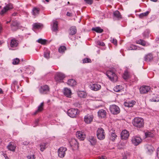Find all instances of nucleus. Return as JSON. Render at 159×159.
<instances>
[{"label":"nucleus","instance_id":"obj_17","mask_svg":"<svg viewBox=\"0 0 159 159\" xmlns=\"http://www.w3.org/2000/svg\"><path fill=\"white\" fill-rule=\"evenodd\" d=\"M113 17L114 19H116L117 20H119L122 18L120 13L117 10L113 12Z\"/></svg>","mask_w":159,"mask_h":159},{"label":"nucleus","instance_id":"obj_48","mask_svg":"<svg viewBox=\"0 0 159 159\" xmlns=\"http://www.w3.org/2000/svg\"><path fill=\"white\" fill-rule=\"evenodd\" d=\"M83 62L84 63H91V60L90 58H86L83 59Z\"/></svg>","mask_w":159,"mask_h":159},{"label":"nucleus","instance_id":"obj_15","mask_svg":"<svg viewBox=\"0 0 159 159\" xmlns=\"http://www.w3.org/2000/svg\"><path fill=\"white\" fill-rule=\"evenodd\" d=\"M90 86L91 89L95 91H98L101 88V85L98 84H92Z\"/></svg>","mask_w":159,"mask_h":159},{"label":"nucleus","instance_id":"obj_9","mask_svg":"<svg viewBox=\"0 0 159 159\" xmlns=\"http://www.w3.org/2000/svg\"><path fill=\"white\" fill-rule=\"evenodd\" d=\"M141 139L139 137L133 136L131 139V142L135 146H137L142 142Z\"/></svg>","mask_w":159,"mask_h":159},{"label":"nucleus","instance_id":"obj_54","mask_svg":"<svg viewBox=\"0 0 159 159\" xmlns=\"http://www.w3.org/2000/svg\"><path fill=\"white\" fill-rule=\"evenodd\" d=\"M137 49V47L135 46H130V48H129V50H136Z\"/></svg>","mask_w":159,"mask_h":159},{"label":"nucleus","instance_id":"obj_11","mask_svg":"<svg viewBox=\"0 0 159 159\" xmlns=\"http://www.w3.org/2000/svg\"><path fill=\"white\" fill-rule=\"evenodd\" d=\"M129 136V132L126 130H123L120 134L121 139L123 140L127 139Z\"/></svg>","mask_w":159,"mask_h":159},{"label":"nucleus","instance_id":"obj_23","mask_svg":"<svg viewBox=\"0 0 159 159\" xmlns=\"http://www.w3.org/2000/svg\"><path fill=\"white\" fill-rule=\"evenodd\" d=\"M98 115L99 117L104 118L106 115V112L103 109L100 110L98 112Z\"/></svg>","mask_w":159,"mask_h":159},{"label":"nucleus","instance_id":"obj_42","mask_svg":"<svg viewBox=\"0 0 159 159\" xmlns=\"http://www.w3.org/2000/svg\"><path fill=\"white\" fill-rule=\"evenodd\" d=\"M149 13V11H147L145 12L142 13L140 14L139 15V17L141 18H142L144 16H147Z\"/></svg>","mask_w":159,"mask_h":159},{"label":"nucleus","instance_id":"obj_56","mask_svg":"<svg viewBox=\"0 0 159 159\" xmlns=\"http://www.w3.org/2000/svg\"><path fill=\"white\" fill-rule=\"evenodd\" d=\"M66 15L68 16H72V14L71 13H70L69 12H68L67 13Z\"/></svg>","mask_w":159,"mask_h":159},{"label":"nucleus","instance_id":"obj_32","mask_svg":"<svg viewBox=\"0 0 159 159\" xmlns=\"http://www.w3.org/2000/svg\"><path fill=\"white\" fill-rule=\"evenodd\" d=\"M146 148L147 149L149 153H152L154 150V148L153 147L150 145H147Z\"/></svg>","mask_w":159,"mask_h":159},{"label":"nucleus","instance_id":"obj_26","mask_svg":"<svg viewBox=\"0 0 159 159\" xmlns=\"http://www.w3.org/2000/svg\"><path fill=\"white\" fill-rule=\"evenodd\" d=\"M89 141L92 145H95L96 142V138L92 136H89Z\"/></svg>","mask_w":159,"mask_h":159},{"label":"nucleus","instance_id":"obj_28","mask_svg":"<svg viewBox=\"0 0 159 159\" xmlns=\"http://www.w3.org/2000/svg\"><path fill=\"white\" fill-rule=\"evenodd\" d=\"M7 148L10 150L12 151H15L16 147L14 145H12L11 142L9 143V145L7 146Z\"/></svg>","mask_w":159,"mask_h":159},{"label":"nucleus","instance_id":"obj_57","mask_svg":"<svg viewBox=\"0 0 159 159\" xmlns=\"http://www.w3.org/2000/svg\"><path fill=\"white\" fill-rule=\"evenodd\" d=\"M157 157L159 158V147L157 148Z\"/></svg>","mask_w":159,"mask_h":159},{"label":"nucleus","instance_id":"obj_5","mask_svg":"<svg viewBox=\"0 0 159 159\" xmlns=\"http://www.w3.org/2000/svg\"><path fill=\"white\" fill-rule=\"evenodd\" d=\"M50 88L47 85H45L41 86L39 89V91L41 94H46L49 91Z\"/></svg>","mask_w":159,"mask_h":159},{"label":"nucleus","instance_id":"obj_12","mask_svg":"<svg viewBox=\"0 0 159 159\" xmlns=\"http://www.w3.org/2000/svg\"><path fill=\"white\" fill-rule=\"evenodd\" d=\"M150 89V88L149 86H143L140 87L139 91L141 93L144 94L148 92Z\"/></svg>","mask_w":159,"mask_h":159},{"label":"nucleus","instance_id":"obj_59","mask_svg":"<svg viewBox=\"0 0 159 159\" xmlns=\"http://www.w3.org/2000/svg\"><path fill=\"white\" fill-rule=\"evenodd\" d=\"M2 30V25L0 23V33H1Z\"/></svg>","mask_w":159,"mask_h":159},{"label":"nucleus","instance_id":"obj_35","mask_svg":"<svg viewBox=\"0 0 159 159\" xmlns=\"http://www.w3.org/2000/svg\"><path fill=\"white\" fill-rule=\"evenodd\" d=\"M129 77V74L127 71L126 70L125 71L123 75V77L125 80H127L128 79Z\"/></svg>","mask_w":159,"mask_h":159},{"label":"nucleus","instance_id":"obj_21","mask_svg":"<svg viewBox=\"0 0 159 159\" xmlns=\"http://www.w3.org/2000/svg\"><path fill=\"white\" fill-rule=\"evenodd\" d=\"M18 45V42L17 40L14 38L11 40L10 46L11 47H16Z\"/></svg>","mask_w":159,"mask_h":159},{"label":"nucleus","instance_id":"obj_10","mask_svg":"<svg viewBox=\"0 0 159 159\" xmlns=\"http://www.w3.org/2000/svg\"><path fill=\"white\" fill-rule=\"evenodd\" d=\"M67 150L66 148L63 147H60L58 150V156L60 157H64L66 151Z\"/></svg>","mask_w":159,"mask_h":159},{"label":"nucleus","instance_id":"obj_8","mask_svg":"<svg viewBox=\"0 0 159 159\" xmlns=\"http://www.w3.org/2000/svg\"><path fill=\"white\" fill-rule=\"evenodd\" d=\"M13 8V5L11 3H9L7 4L5 7L0 12V14L2 15H3L5 12L7 11H8Z\"/></svg>","mask_w":159,"mask_h":159},{"label":"nucleus","instance_id":"obj_31","mask_svg":"<svg viewBox=\"0 0 159 159\" xmlns=\"http://www.w3.org/2000/svg\"><path fill=\"white\" fill-rule=\"evenodd\" d=\"M40 11V9L39 8L35 7L33 8L32 10L33 14L34 16H36L39 14Z\"/></svg>","mask_w":159,"mask_h":159},{"label":"nucleus","instance_id":"obj_2","mask_svg":"<svg viewBox=\"0 0 159 159\" xmlns=\"http://www.w3.org/2000/svg\"><path fill=\"white\" fill-rule=\"evenodd\" d=\"M106 75L109 79L113 82L117 80V77L115 73L112 70H108L106 72Z\"/></svg>","mask_w":159,"mask_h":159},{"label":"nucleus","instance_id":"obj_7","mask_svg":"<svg viewBox=\"0 0 159 159\" xmlns=\"http://www.w3.org/2000/svg\"><path fill=\"white\" fill-rule=\"evenodd\" d=\"M78 113V110L77 109L71 108L67 111L68 115L71 117L74 118L76 117Z\"/></svg>","mask_w":159,"mask_h":159},{"label":"nucleus","instance_id":"obj_3","mask_svg":"<svg viewBox=\"0 0 159 159\" xmlns=\"http://www.w3.org/2000/svg\"><path fill=\"white\" fill-rule=\"evenodd\" d=\"M105 133L102 128H98L97 131V136L98 138L100 140L105 139Z\"/></svg>","mask_w":159,"mask_h":159},{"label":"nucleus","instance_id":"obj_6","mask_svg":"<svg viewBox=\"0 0 159 159\" xmlns=\"http://www.w3.org/2000/svg\"><path fill=\"white\" fill-rule=\"evenodd\" d=\"M65 75L61 72L57 73L55 76V80L57 82H61L65 77Z\"/></svg>","mask_w":159,"mask_h":159},{"label":"nucleus","instance_id":"obj_22","mask_svg":"<svg viewBox=\"0 0 159 159\" xmlns=\"http://www.w3.org/2000/svg\"><path fill=\"white\" fill-rule=\"evenodd\" d=\"M69 34L73 35L76 34L77 32V29L75 26H72L70 29Z\"/></svg>","mask_w":159,"mask_h":159},{"label":"nucleus","instance_id":"obj_52","mask_svg":"<svg viewBox=\"0 0 159 159\" xmlns=\"http://www.w3.org/2000/svg\"><path fill=\"white\" fill-rule=\"evenodd\" d=\"M97 43L98 45L100 46H104L105 45V44L103 42L99 41L97 42Z\"/></svg>","mask_w":159,"mask_h":159},{"label":"nucleus","instance_id":"obj_64","mask_svg":"<svg viewBox=\"0 0 159 159\" xmlns=\"http://www.w3.org/2000/svg\"><path fill=\"white\" fill-rule=\"evenodd\" d=\"M2 140L1 139H0V144L2 143Z\"/></svg>","mask_w":159,"mask_h":159},{"label":"nucleus","instance_id":"obj_36","mask_svg":"<svg viewBox=\"0 0 159 159\" xmlns=\"http://www.w3.org/2000/svg\"><path fill=\"white\" fill-rule=\"evenodd\" d=\"M79 96L81 98H85L86 96V93L84 91H80L78 93Z\"/></svg>","mask_w":159,"mask_h":159},{"label":"nucleus","instance_id":"obj_53","mask_svg":"<svg viewBox=\"0 0 159 159\" xmlns=\"http://www.w3.org/2000/svg\"><path fill=\"white\" fill-rule=\"evenodd\" d=\"M28 159H35V157L34 155H30L27 157Z\"/></svg>","mask_w":159,"mask_h":159},{"label":"nucleus","instance_id":"obj_43","mask_svg":"<svg viewBox=\"0 0 159 159\" xmlns=\"http://www.w3.org/2000/svg\"><path fill=\"white\" fill-rule=\"evenodd\" d=\"M46 144L45 143H42L40 145V150L43 152L46 148Z\"/></svg>","mask_w":159,"mask_h":159},{"label":"nucleus","instance_id":"obj_14","mask_svg":"<svg viewBox=\"0 0 159 159\" xmlns=\"http://www.w3.org/2000/svg\"><path fill=\"white\" fill-rule=\"evenodd\" d=\"M93 117L92 115L88 114L84 116V120L86 123L89 124L93 120Z\"/></svg>","mask_w":159,"mask_h":159},{"label":"nucleus","instance_id":"obj_63","mask_svg":"<svg viewBox=\"0 0 159 159\" xmlns=\"http://www.w3.org/2000/svg\"><path fill=\"white\" fill-rule=\"evenodd\" d=\"M151 1L154 2H157L158 0H150Z\"/></svg>","mask_w":159,"mask_h":159},{"label":"nucleus","instance_id":"obj_1","mask_svg":"<svg viewBox=\"0 0 159 159\" xmlns=\"http://www.w3.org/2000/svg\"><path fill=\"white\" fill-rule=\"evenodd\" d=\"M132 123L135 127L137 128H141L143 127L144 120L142 118L136 117L132 120Z\"/></svg>","mask_w":159,"mask_h":159},{"label":"nucleus","instance_id":"obj_16","mask_svg":"<svg viewBox=\"0 0 159 159\" xmlns=\"http://www.w3.org/2000/svg\"><path fill=\"white\" fill-rule=\"evenodd\" d=\"M19 26V23L17 21H12V23L11 25V27L12 30L13 31H16L18 29Z\"/></svg>","mask_w":159,"mask_h":159},{"label":"nucleus","instance_id":"obj_13","mask_svg":"<svg viewBox=\"0 0 159 159\" xmlns=\"http://www.w3.org/2000/svg\"><path fill=\"white\" fill-rule=\"evenodd\" d=\"M76 136L79 139L83 140L85 138V133L81 131H77L76 133Z\"/></svg>","mask_w":159,"mask_h":159},{"label":"nucleus","instance_id":"obj_40","mask_svg":"<svg viewBox=\"0 0 159 159\" xmlns=\"http://www.w3.org/2000/svg\"><path fill=\"white\" fill-rule=\"evenodd\" d=\"M146 138L152 137L153 136V134L150 132H146L145 133Z\"/></svg>","mask_w":159,"mask_h":159},{"label":"nucleus","instance_id":"obj_58","mask_svg":"<svg viewBox=\"0 0 159 159\" xmlns=\"http://www.w3.org/2000/svg\"><path fill=\"white\" fill-rule=\"evenodd\" d=\"M156 41L157 43H159V37L156 38Z\"/></svg>","mask_w":159,"mask_h":159},{"label":"nucleus","instance_id":"obj_29","mask_svg":"<svg viewBox=\"0 0 159 159\" xmlns=\"http://www.w3.org/2000/svg\"><path fill=\"white\" fill-rule=\"evenodd\" d=\"M76 81L72 79L68 80L67 82V84L70 86H74L76 85Z\"/></svg>","mask_w":159,"mask_h":159},{"label":"nucleus","instance_id":"obj_61","mask_svg":"<svg viewBox=\"0 0 159 159\" xmlns=\"http://www.w3.org/2000/svg\"><path fill=\"white\" fill-rule=\"evenodd\" d=\"M3 93V91L0 88V94Z\"/></svg>","mask_w":159,"mask_h":159},{"label":"nucleus","instance_id":"obj_25","mask_svg":"<svg viewBox=\"0 0 159 159\" xmlns=\"http://www.w3.org/2000/svg\"><path fill=\"white\" fill-rule=\"evenodd\" d=\"M33 28L34 29H39L42 28L43 27V24L38 23H36L33 25Z\"/></svg>","mask_w":159,"mask_h":159},{"label":"nucleus","instance_id":"obj_44","mask_svg":"<svg viewBox=\"0 0 159 159\" xmlns=\"http://www.w3.org/2000/svg\"><path fill=\"white\" fill-rule=\"evenodd\" d=\"M37 42L42 44L44 45L46 44V40L45 39H39Z\"/></svg>","mask_w":159,"mask_h":159},{"label":"nucleus","instance_id":"obj_62","mask_svg":"<svg viewBox=\"0 0 159 159\" xmlns=\"http://www.w3.org/2000/svg\"><path fill=\"white\" fill-rule=\"evenodd\" d=\"M17 14V13H14L12 15L13 16H15Z\"/></svg>","mask_w":159,"mask_h":159},{"label":"nucleus","instance_id":"obj_51","mask_svg":"<svg viewBox=\"0 0 159 159\" xmlns=\"http://www.w3.org/2000/svg\"><path fill=\"white\" fill-rule=\"evenodd\" d=\"M84 1L86 3L89 5L92 4L93 2V0H84Z\"/></svg>","mask_w":159,"mask_h":159},{"label":"nucleus","instance_id":"obj_34","mask_svg":"<svg viewBox=\"0 0 159 159\" xmlns=\"http://www.w3.org/2000/svg\"><path fill=\"white\" fill-rule=\"evenodd\" d=\"M92 30L96 31L97 33H101L103 31V29H101L99 27H96V28H93L92 29Z\"/></svg>","mask_w":159,"mask_h":159},{"label":"nucleus","instance_id":"obj_38","mask_svg":"<svg viewBox=\"0 0 159 159\" xmlns=\"http://www.w3.org/2000/svg\"><path fill=\"white\" fill-rule=\"evenodd\" d=\"M50 52L48 50H47L44 52V57L47 59H48L49 58V55Z\"/></svg>","mask_w":159,"mask_h":159},{"label":"nucleus","instance_id":"obj_30","mask_svg":"<svg viewBox=\"0 0 159 159\" xmlns=\"http://www.w3.org/2000/svg\"><path fill=\"white\" fill-rule=\"evenodd\" d=\"M58 30V23L57 21H54L53 22L52 30L54 31H57Z\"/></svg>","mask_w":159,"mask_h":159},{"label":"nucleus","instance_id":"obj_55","mask_svg":"<svg viewBox=\"0 0 159 159\" xmlns=\"http://www.w3.org/2000/svg\"><path fill=\"white\" fill-rule=\"evenodd\" d=\"M39 121V120H36L35 121V123H34V127H35L37 126Z\"/></svg>","mask_w":159,"mask_h":159},{"label":"nucleus","instance_id":"obj_41","mask_svg":"<svg viewBox=\"0 0 159 159\" xmlns=\"http://www.w3.org/2000/svg\"><path fill=\"white\" fill-rule=\"evenodd\" d=\"M137 43L140 44L143 46H145L146 45V42L142 39H140L137 42Z\"/></svg>","mask_w":159,"mask_h":159},{"label":"nucleus","instance_id":"obj_33","mask_svg":"<svg viewBox=\"0 0 159 159\" xmlns=\"http://www.w3.org/2000/svg\"><path fill=\"white\" fill-rule=\"evenodd\" d=\"M43 103H41L40 105L38 107V110L34 113V114L36 115L38 112L41 111L43 109Z\"/></svg>","mask_w":159,"mask_h":159},{"label":"nucleus","instance_id":"obj_45","mask_svg":"<svg viewBox=\"0 0 159 159\" xmlns=\"http://www.w3.org/2000/svg\"><path fill=\"white\" fill-rule=\"evenodd\" d=\"M20 62V60L19 58H16L15 59H14L13 60V61L12 62V64L13 65H17Z\"/></svg>","mask_w":159,"mask_h":159},{"label":"nucleus","instance_id":"obj_46","mask_svg":"<svg viewBox=\"0 0 159 159\" xmlns=\"http://www.w3.org/2000/svg\"><path fill=\"white\" fill-rule=\"evenodd\" d=\"M121 89L120 86V85H117L114 87L113 89L114 91L118 92H119Z\"/></svg>","mask_w":159,"mask_h":159},{"label":"nucleus","instance_id":"obj_4","mask_svg":"<svg viewBox=\"0 0 159 159\" xmlns=\"http://www.w3.org/2000/svg\"><path fill=\"white\" fill-rule=\"evenodd\" d=\"M110 110L111 112L114 115L117 114L120 112V108L118 106L115 105L110 106Z\"/></svg>","mask_w":159,"mask_h":159},{"label":"nucleus","instance_id":"obj_50","mask_svg":"<svg viewBox=\"0 0 159 159\" xmlns=\"http://www.w3.org/2000/svg\"><path fill=\"white\" fill-rule=\"evenodd\" d=\"M111 41L112 43L114 44L115 45H117V41L115 38H111Z\"/></svg>","mask_w":159,"mask_h":159},{"label":"nucleus","instance_id":"obj_47","mask_svg":"<svg viewBox=\"0 0 159 159\" xmlns=\"http://www.w3.org/2000/svg\"><path fill=\"white\" fill-rule=\"evenodd\" d=\"M117 137L116 135L114 133L112 132L111 134V136L110 137V139L112 141H114Z\"/></svg>","mask_w":159,"mask_h":159},{"label":"nucleus","instance_id":"obj_60","mask_svg":"<svg viewBox=\"0 0 159 159\" xmlns=\"http://www.w3.org/2000/svg\"><path fill=\"white\" fill-rule=\"evenodd\" d=\"M122 159H127V156L126 155L123 156Z\"/></svg>","mask_w":159,"mask_h":159},{"label":"nucleus","instance_id":"obj_24","mask_svg":"<svg viewBox=\"0 0 159 159\" xmlns=\"http://www.w3.org/2000/svg\"><path fill=\"white\" fill-rule=\"evenodd\" d=\"M153 58L152 55L151 53H149L146 55L144 57L145 61H151L152 60Z\"/></svg>","mask_w":159,"mask_h":159},{"label":"nucleus","instance_id":"obj_18","mask_svg":"<svg viewBox=\"0 0 159 159\" xmlns=\"http://www.w3.org/2000/svg\"><path fill=\"white\" fill-rule=\"evenodd\" d=\"M136 102L134 100L129 101L128 102H124V105L125 107H132L135 104Z\"/></svg>","mask_w":159,"mask_h":159},{"label":"nucleus","instance_id":"obj_27","mask_svg":"<svg viewBox=\"0 0 159 159\" xmlns=\"http://www.w3.org/2000/svg\"><path fill=\"white\" fill-rule=\"evenodd\" d=\"M150 100L151 102H158L159 101V96L157 94H153Z\"/></svg>","mask_w":159,"mask_h":159},{"label":"nucleus","instance_id":"obj_37","mask_svg":"<svg viewBox=\"0 0 159 159\" xmlns=\"http://www.w3.org/2000/svg\"><path fill=\"white\" fill-rule=\"evenodd\" d=\"M66 49V47L65 46H61L58 49V51L60 53H63Z\"/></svg>","mask_w":159,"mask_h":159},{"label":"nucleus","instance_id":"obj_39","mask_svg":"<svg viewBox=\"0 0 159 159\" xmlns=\"http://www.w3.org/2000/svg\"><path fill=\"white\" fill-rule=\"evenodd\" d=\"M32 68L31 67L27 68L25 70L26 72L29 74H30L33 73Z\"/></svg>","mask_w":159,"mask_h":159},{"label":"nucleus","instance_id":"obj_20","mask_svg":"<svg viewBox=\"0 0 159 159\" xmlns=\"http://www.w3.org/2000/svg\"><path fill=\"white\" fill-rule=\"evenodd\" d=\"M69 143L71 147H78V143L75 139H72L69 142Z\"/></svg>","mask_w":159,"mask_h":159},{"label":"nucleus","instance_id":"obj_49","mask_svg":"<svg viewBox=\"0 0 159 159\" xmlns=\"http://www.w3.org/2000/svg\"><path fill=\"white\" fill-rule=\"evenodd\" d=\"M12 86H13L15 89L16 88L18 89L19 88V85H18V82L16 81H14L13 82Z\"/></svg>","mask_w":159,"mask_h":159},{"label":"nucleus","instance_id":"obj_19","mask_svg":"<svg viewBox=\"0 0 159 159\" xmlns=\"http://www.w3.org/2000/svg\"><path fill=\"white\" fill-rule=\"evenodd\" d=\"M64 94L66 97L70 98L72 94L71 90L67 88H65L64 90Z\"/></svg>","mask_w":159,"mask_h":159}]
</instances>
